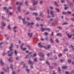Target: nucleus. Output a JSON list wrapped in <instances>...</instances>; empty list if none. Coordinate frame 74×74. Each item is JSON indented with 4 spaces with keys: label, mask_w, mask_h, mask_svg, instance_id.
<instances>
[{
    "label": "nucleus",
    "mask_w": 74,
    "mask_h": 74,
    "mask_svg": "<svg viewBox=\"0 0 74 74\" xmlns=\"http://www.w3.org/2000/svg\"><path fill=\"white\" fill-rule=\"evenodd\" d=\"M12 47H13V45L12 44H11V46L9 48V49H10V51L8 52V53H9V52H11V54L8 55L9 56H11V55H12V53H13V52H11V51H12L13 50V49H12Z\"/></svg>",
    "instance_id": "f257e3e1"
},
{
    "label": "nucleus",
    "mask_w": 74,
    "mask_h": 74,
    "mask_svg": "<svg viewBox=\"0 0 74 74\" xmlns=\"http://www.w3.org/2000/svg\"><path fill=\"white\" fill-rule=\"evenodd\" d=\"M41 44V43H40L38 44V45L39 47H41L42 48H44L45 49H49L50 47H51V45H49L47 46V47H46L45 46H43V45H40Z\"/></svg>",
    "instance_id": "f03ea898"
},
{
    "label": "nucleus",
    "mask_w": 74,
    "mask_h": 74,
    "mask_svg": "<svg viewBox=\"0 0 74 74\" xmlns=\"http://www.w3.org/2000/svg\"><path fill=\"white\" fill-rule=\"evenodd\" d=\"M22 19L23 20V23H27L28 25H33V23H29V22H25V20H24L23 19Z\"/></svg>",
    "instance_id": "7ed1b4c3"
},
{
    "label": "nucleus",
    "mask_w": 74,
    "mask_h": 74,
    "mask_svg": "<svg viewBox=\"0 0 74 74\" xmlns=\"http://www.w3.org/2000/svg\"><path fill=\"white\" fill-rule=\"evenodd\" d=\"M41 30L42 32H44V30H48L49 32H50V29L48 28H41Z\"/></svg>",
    "instance_id": "20e7f679"
},
{
    "label": "nucleus",
    "mask_w": 74,
    "mask_h": 74,
    "mask_svg": "<svg viewBox=\"0 0 74 74\" xmlns=\"http://www.w3.org/2000/svg\"><path fill=\"white\" fill-rule=\"evenodd\" d=\"M24 45V43H23L22 45H21V48L22 49L23 51H25V50H26V48H23V45Z\"/></svg>",
    "instance_id": "39448f33"
},
{
    "label": "nucleus",
    "mask_w": 74,
    "mask_h": 74,
    "mask_svg": "<svg viewBox=\"0 0 74 74\" xmlns=\"http://www.w3.org/2000/svg\"><path fill=\"white\" fill-rule=\"evenodd\" d=\"M39 55L42 57H44V54L42 53H39Z\"/></svg>",
    "instance_id": "423d86ee"
},
{
    "label": "nucleus",
    "mask_w": 74,
    "mask_h": 74,
    "mask_svg": "<svg viewBox=\"0 0 74 74\" xmlns=\"http://www.w3.org/2000/svg\"><path fill=\"white\" fill-rule=\"evenodd\" d=\"M16 5H22V4H23V3H21V2H17L16 3Z\"/></svg>",
    "instance_id": "0eeeda50"
},
{
    "label": "nucleus",
    "mask_w": 74,
    "mask_h": 74,
    "mask_svg": "<svg viewBox=\"0 0 74 74\" xmlns=\"http://www.w3.org/2000/svg\"><path fill=\"white\" fill-rule=\"evenodd\" d=\"M28 62L30 64H34V62H32L30 60H29Z\"/></svg>",
    "instance_id": "6e6552de"
},
{
    "label": "nucleus",
    "mask_w": 74,
    "mask_h": 74,
    "mask_svg": "<svg viewBox=\"0 0 74 74\" xmlns=\"http://www.w3.org/2000/svg\"><path fill=\"white\" fill-rule=\"evenodd\" d=\"M50 13L51 15H52V17H54V16H55V15L53 14V12H52V11H50Z\"/></svg>",
    "instance_id": "1a4fd4ad"
},
{
    "label": "nucleus",
    "mask_w": 74,
    "mask_h": 74,
    "mask_svg": "<svg viewBox=\"0 0 74 74\" xmlns=\"http://www.w3.org/2000/svg\"><path fill=\"white\" fill-rule=\"evenodd\" d=\"M37 3L38 2L37 1H34L33 2V5H35L37 4Z\"/></svg>",
    "instance_id": "9d476101"
},
{
    "label": "nucleus",
    "mask_w": 74,
    "mask_h": 74,
    "mask_svg": "<svg viewBox=\"0 0 74 74\" xmlns=\"http://www.w3.org/2000/svg\"><path fill=\"white\" fill-rule=\"evenodd\" d=\"M28 35L30 37H32V35H33V34L32 33H28Z\"/></svg>",
    "instance_id": "9b49d317"
},
{
    "label": "nucleus",
    "mask_w": 74,
    "mask_h": 74,
    "mask_svg": "<svg viewBox=\"0 0 74 74\" xmlns=\"http://www.w3.org/2000/svg\"><path fill=\"white\" fill-rule=\"evenodd\" d=\"M30 10H32L34 11V10H36V8H30Z\"/></svg>",
    "instance_id": "f8f14e48"
},
{
    "label": "nucleus",
    "mask_w": 74,
    "mask_h": 74,
    "mask_svg": "<svg viewBox=\"0 0 74 74\" xmlns=\"http://www.w3.org/2000/svg\"><path fill=\"white\" fill-rule=\"evenodd\" d=\"M0 63L1 65H4V62H3V61L1 60Z\"/></svg>",
    "instance_id": "ddd939ff"
},
{
    "label": "nucleus",
    "mask_w": 74,
    "mask_h": 74,
    "mask_svg": "<svg viewBox=\"0 0 74 74\" xmlns=\"http://www.w3.org/2000/svg\"><path fill=\"white\" fill-rule=\"evenodd\" d=\"M4 9L5 10H6L7 12H6L7 13H8V9H7V8H6V7H5L4 8Z\"/></svg>",
    "instance_id": "4468645a"
},
{
    "label": "nucleus",
    "mask_w": 74,
    "mask_h": 74,
    "mask_svg": "<svg viewBox=\"0 0 74 74\" xmlns=\"http://www.w3.org/2000/svg\"><path fill=\"white\" fill-rule=\"evenodd\" d=\"M17 10L19 12H21V9H20V6H19L17 8Z\"/></svg>",
    "instance_id": "2eb2a0df"
},
{
    "label": "nucleus",
    "mask_w": 74,
    "mask_h": 74,
    "mask_svg": "<svg viewBox=\"0 0 74 74\" xmlns=\"http://www.w3.org/2000/svg\"><path fill=\"white\" fill-rule=\"evenodd\" d=\"M8 61L9 62H12L13 61L11 59V58L8 59Z\"/></svg>",
    "instance_id": "dca6fc26"
},
{
    "label": "nucleus",
    "mask_w": 74,
    "mask_h": 74,
    "mask_svg": "<svg viewBox=\"0 0 74 74\" xmlns=\"http://www.w3.org/2000/svg\"><path fill=\"white\" fill-rule=\"evenodd\" d=\"M50 41L51 43H53V41L52 40V38H50Z\"/></svg>",
    "instance_id": "f3484780"
},
{
    "label": "nucleus",
    "mask_w": 74,
    "mask_h": 74,
    "mask_svg": "<svg viewBox=\"0 0 74 74\" xmlns=\"http://www.w3.org/2000/svg\"><path fill=\"white\" fill-rule=\"evenodd\" d=\"M67 35L68 36V37H69V38H70L71 37V36H72V35H69V34H67Z\"/></svg>",
    "instance_id": "a211bd4d"
},
{
    "label": "nucleus",
    "mask_w": 74,
    "mask_h": 74,
    "mask_svg": "<svg viewBox=\"0 0 74 74\" xmlns=\"http://www.w3.org/2000/svg\"><path fill=\"white\" fill-rule=\"evenodd\" d=\"M33 15H35V16H37V13H33Z\"/></svg>",
    "instance_id": "6ab92c4d"
},
{
    "label": "nucleus",
    "mask_w": 74,
    "mask_h": 74,
    "mask_svg": "<svg viewBox=\"0 0 74 74\" xmlns=\"http://www.w3.org/2000/svg\"><path fill=\"white\" fill-rule=\"evenodd\" d=\"M1 24L3 26H5V24L4 22H2Z\"/></svg>",
    "instance_id": "aec40b11"
},
{
    "label": "nucleus",
    "mask_w": 74,
    "mask_h": 74,
    "mask_svg": "<svg viewBox=\"0 0 74 74\" xmlns=\"http://www.w3.org/2000/svg\"><path fill=\"white\" fill-rule=\"evenodd\" d=\"M62 68L63 69H66L67 68V66H64L62 67Z\"/></svg>",
    "instance_id": "412c9836"
},
{
    "label": "nucleus",
    "mask_w": 74,
    "mask_h": 74,
    "mask_svg": "<svg viewBox=\"0 0 74 74\" xmlns=\"http://www.w3.org/2000/svg\"><path fill=\"white\" fill-rule=\"evenodd\" d=\"M70 47H71V48L73 49V50H74V46H73L72 45H70Z\"/></svg>",
    "instance_id": "4be33fe9"
},
{
    "label": "nucleus",
    "mask_w": 74,
    "mask_h": 74,
    "mask_svg": "<svg viewBox=\"0 0 74 74\" xmlns=\"http://www.w3.org/2000/svg\"><path fill=\"white\" fill-rule=\"evenodd\" d=\"M56 10L57 12H59L60 11V10H59V9L56 8Z\"/></svg>",
    "instance_id": "5701e85b"
},
{
    "label": "nucleus",
    "mask_w": 74,
    "mask_h": 74,
    "mask_svg": "<svg viewBox=\"0 0 74 74\" xmlns=\"http://www.w3.org/2000/svg\"><path fill=\"white\" fill-rule=\"evenodd\" d=\"M57 36H62V34H61L58 33L57 34Z\"/></svg>",
    "instance_id": "b1692460"
},
{
    "label": "nucleus",
    "mask_w": 74,
    "mask_h": 74,
    "mask_svg": "<svg viewBox=\"0 0 74 74\" xmlns=\"http://www.w3.org/2000/svg\"><path fill=\"white\" fill-rule=\"evenodd\" d=\"M64 60L61 59L60 60V62H61V63L63 62H64Z\"/></svg>",
    "instance_id": "393cba45"
},
{
    "label": "nucleus",
    "mask_w": 74,
    "mask_h": 74,
    "mask_svg": "<svg viewBox=\"0 0 74 74\" xmlns=\"http://www.w3.org/2000/svg\"><path fill=\"white\" fill-rule=\"evenodd\" d=\"M66 14H71V12H70L68 11L66 12Z\"/></svg>",
    "instance_id": "a878e982"
},
{
    "label": "nucleus",
    "mask_w": 74,
    "mask_h": 74,
    "mask_svg": "<svg viewBox=\"0 0 74 74\" xmlns=\"http://www.w3.org/2000/svg\"><path fill=\"white\" fill-rule=\"evenodd\" d=\"M56 42L57 43H58L59 42L58 41V39H56Z\"/></svg>",
    "instance_id": "bb28decb"
},
{
    "label": "nucleus",
    "mask_w": 74,
    "mask_h": 74,
    "mask_svg": "<svg viewBox=\"0 0 74 74\" xmlns=\"http://www.w3.org/2000/svg\"><path fill=\"white\" fill-rule=\"evenodd\" d=\"M8 28L10 30L11 28H10V25H9L8 27Z\"/></svg>",
    "instance_id": "cd10ccee"
},
{
    "label": "nucleus",
    "mask_w": 74,
    "mask_h": 74,
    "mask_svg": "<svg viewBox=\"0 0 74 74\" xmlns=\"http://www.w3.org/2000/svg\"><path fill=\"white\" fill-rule=\"evenodd\" d=\"M46 64H48V65H49L50 64L49 63V62H48V61H46Z\"/></svg>",
    "instance_id": "c85d7f7f"
},
{
    "label": "nucleus",
    "mask_w": 74,
    "mask_h": 74,
    "mask_svg": "<svg viewBox=\"0 0 74 74\" xmlns=\"http://www.w3.org/2000/svg\"><path fill=\"white\" fill-rule=\"evenodd\" d=\"M40 16H44V15H43L42 12L41 13Z\"/></svg>",
    "instance_id": "c756f323"
},
{
    "label": "nucleus",
    "mask_w": 74,
    "mask_h": 74,
    "mask_svg": "<svg viewBox=\"0 0 74 74\" xmlns=\"http://www.w3.org/2000/svg\"><path fill=\"white\" fill-rule=\"evenodd\" d=\"M15 53L16 55H17V52H16V50H15Z\"/></svg>",
    "instance_id": "7c9ffc66"
},
{
    "label": "nucleus",
    "mask_w": 74,
    "mask_h": 74,
    "mask_svg": "<svg viewBox=\"0 0 74 74\" xmlns=\"http://www.w3.org/2000/svg\"><path fill=\"white\" fill-rule=\"evenodd\" d=\"M62 56V54H60L58 55L59 57H60V56Z\"/></svg>",
    "instance_id": "2f4dec72"
},
{
    "label": "nucleus",
    "mask_w": 74,
    "mask_h": 74,
    "mask_svg": "<svg viewBox=\"0 0 74 74\" xmlns=\"http://www.w3.org/2000/svg\"><path fill=\"white\" fill-rule=\"evenodd\" d=\"M54 3H55V5H56V6H57V7L58 6V4H57V3H56V2H55Z\"/></svg>",
    "instance_id": "473e14b6"
},
{
    "label": "nucleus",
    "mask_w": 74,
    "mask_h": 74,
    "mask_svg": "<svg viewBox=\"0 0 74 74\" xmlns=\"http://www.w3.org/2000/svg\"><path fill=\"white\" fill-rule=\"evenodd\" d=\"M36 20H40V18L37 17L36 18Z\"/></svg>",
    "instance_id": "72a5a7b5"
},
{
    "label": "nucleus",
    "mask_w": 74,
    "mask_h": 74,
    "mask_svg": "<svg viewBox=\"0 0 74 74\" xmlns=\"http://www.w3.org/2000/svg\"><path fill=\"white\" fill-rule=\"evenodd\" d=\"M45 36H47V35L48 34L47 32H45Z\"/></svg>",
    "instance_id": "f704fd0d"
},
{
    "label": "nucleus",
    "mask_w": 74,
    "mask_h": 74,
    "mask_svg": "<svg viewBox=\"0 0 74 74\" xmlns=\"http://www.w3.org/2000/svg\"><path fill=\"white\" fill-rule=\"evenodd\" d=\"M58 29H62V27H58Z\"/></svg>",
    "instance_id": "c9c22d12"
},
{
    "label": "nucleus",
    "mask_w": 74,
    "mask_h": 74,
    "mask_svg": "<svg viewBox=\"0 0 74 74\" xmlns=\"http://www.w3.org/2000/svg\"><path fill=\"white\" fill-rule=\"evenodd\" d=\"M52 25L53 26H55L56 25V23H52Z\"/></svg>",
    "instance_id": "e433bc0d"
},
{
    "label": "nucleus",
    "mask_w": 74,
    "mask_h": 74,
    "mask_svg": "<svg viewBox=\"0 0 74 74\" xmlns=\"http://www.w3.org/2000/svg\"><path fill=\"white\" fill-rule=\"evenodd\" d=\"M67 24H68V23H64L63 24V25H67Z\"/></svg>",
    "instance_id": "4c0bfd02"
},
{
    "label": "nucleus",
    "mask_w": 74,
    "mask_h": 74,
    "mask_svg": "<svg viewBox=\"0 0 74 74\" xmlns=\"http://www.w3.org/2000/svg\"><path fill=\"white\" fill-rule=\"evenodd\" d=\"M63 14H64H64L65 15L66 14H67V13L64 12H63Z\"/></svg>",
    "instance_id": "58836bf2"
},
{
    "label": "nucleus",
    "mask_w": 74,
    "mask_h": 74,
    "mask_svg": "<svg viewBox=\"0 0 74 74\" xmlns=\"http://www.w3.org/2000/svg\"><path fill=\"white\" fill-rule=\"evenodd\" d=\"M69 5L72 6L73 5V3H70L69 4Z\"/></svg>",
    "instance_id": "ea45409f"
},
{
    "label": "nucleus",
    "mask_w": 74,
    "mask_h": 74,
    "mask_svg": "<svg viewBox=\"0 0 74 74\" xmlns=\"http://www.w3.org/2000/svg\"><path fill=\"white\" fill-rule=\"evenodd\" d=\"M71 60H69L68 61V63H71Z\"/></svg>",
    "instance_id": "a19ab883"
},
{
    "label": "nucleus",
    "mask_w": 74,
    "mask_h": 74,
    "mask_svg": "<svg viewBox=\"0 0 74 74\" xmlns=\"http://www.w3.org/2000/svg\"><path fill=\"white\" fill-rule=\"evenodd\" d=\"M13 14V13H12L10 12L9 13V15H12Z\"/></svg>",
    "instance_id": "79ce46f5"
},
{
    "label": "nucleus",
    "mask_w": 74,
    "mask_h": 74,
    "mask_svg": "<svg viewBox=\"0 0 74 74\" xmlns=\"http://www.w3.org/2000/svg\"><path fill=\"white\" fill-rule=\"evenodd\" d=\"M25 4H26L27 5H28V4H27V1H26L25 3Z\"/></svg>",
    "instance_id": "37998d69"
},
{
    "label": "nucleus",
    "mask_w": 74,
    "mask_h": 74,
    "mask_svg": "<svg viewBox=\"0 0 74 74\" xmlns=\"http://www.w3.org/2000/svg\"><path fill=\"white\" fill-rule=\"evenodd\" d=\"M58 71L59 72H60V68H59V69L58 70Z\"/></svg>",
    "instance_id": "c03bdc74"
},
{
    "label": "nucleus",
    "mask_w": 74,
    "mask_h": 74,
    "mask_svg": "<svg viewBox=\"0 0 74 74\" xmlns=\"http://www.w3.org/2000/svg\"><path fill=\"white\" fill-rule=\"evenodd\" d=\"M68 50V49H64V51H67Z\"/></svg>",
    "instance_id": "a18cd8bd"
},
{
    "label": "nucleus",
    "mask_w": 74,
    "mask_h": 74,
    "mask_svg": "<svg viewBox=\"0 0 74 74\" xmlns=\"http://www.w3.org/2000/svg\"><path fill=\"white\" fill-rule=\"evenodd\" d=\"M45 40H47V41H48V37H47L46 38H45Z\"/></svg>",
    "instance_id": "49530a36"
},
{
    "label": "nucleus",
    "mask_w": 74,
    "mask_h": 74,
    "mask_svg": "<svg viewBox=\"0 0 74 74\" xmlns=\"http://www.w3.org/2000/svg\"><path fill=\"white\" fill-rule=\"evenodd\" d=\"M10 67L11 69L12 70L13 69L12 68V65H11L10 66Z\"/></svg>",
    "instance_id": "de8ad7c7"
},
{
    "label": "nucleus",
    "mask_w": 74,
    "mask_h": 74,
    "mask_svg": "<svg viewBox=\"0 0 74 74\" xmlns=\"http://www.w3.org/2000/svg\"><path fill=\"white\" fill-rule=\"evenodd\" d=\"M26 71H27L28 73H29V69H26Z\"/></svg>",
    "instance_id": "09e8293b"
},
{
    "label": "nucleus",
    "mask_w": 74,
    "mask_h": 74,
    "mask_svg": "<svg viewBox=\"0 0 74 74\" xmlns=\"http://www.w3.org/2000/svg\"><path fill=\"white\" fill-rule=\"evenodd\" d=\"M64 8H65V10H67V9L68 8V7H65Z\"/></svg>",
    "instance_id": "8fccbe9b"
},
{
    "label": "nucleus",
    "mask_w": 74,
    "mask_h": 74,
    "mask_svg": "<svg viewBox=\"0 0 74 74\" xmlns=\"http://www.w3.org/2000/svg\"><path fill=\"white\" fill-rule=\"evenodd\" d=\"M61 2L62 3H64V0H61Z\"/></svg>",
    "instance_id": "3c124183"
},
{
    "label": "nucleus",
    "mask_w": 74,
    "mask_h": 74,
    "mask_svg": "<svg viewBox=\"0 0 74 74\" xmlns=\"http://www.w3.org/2000/svg\"><path fill=\"white\" fill-rule=\"evenodd\" d=\"M42 3V1H40V4H41Z\"/></svg>",
    "instance_id": "603ef678"
},
{
    "label": "nucleus",
    "mask_w": 74,
    "mask_h": 74,
    "mask_svg": "<svg viewBox=\"0 0 74 74\" xmlns=\"http://www.w3.org/2000/svg\"><path fill=\"white\" fill-rule=\"evenodd\" d=\"M47 12H48V14H49V9H48L47 10Z\"/></svg>",
    "instance_id": "864d4df0"
},
{
    "label": "nucleus",
    "mask_w": 74,
    "mask_h": 74,
    "mask_svg": "<svg viewBox=\"0 0 74 74\" xmlns=\"http://www.w3.org/2000/svg\"><path fill=\"white\" fill-rule=\"evenodd\" d=\"M71 20L72 21H74V18H71Z\"/></svg>",
    "instance_id": "5fc2aeb1"
},
{
    "label": "nucleus",
    "mask_w": 74,
    "mask_h": 74,
    "mask_svg": "<svg viewBox=\"0 0 74 74\" xmlns=\"http://www.w3.org/2000/svg\"><path fill=\"white\" fill-rule=\"evenodd\" d=\"M29 56V55H27L26 56L25 58L26 59V58H27L28 57V56Z\"/></svg>",
    "instance_id": "6e6d98bb"
},
{
    "label": "nucleus",
    "mask_w": 74,
    "mask_h": 74,
    "mask_svg": "<svg viewBox=\"0 0 74 74\" xmlns=\"http://www.w3.org/2000/svg\"><path fill=\"white\" fill-rule=\"evenodd\" d=\"M34 60L35 62H36V61H37V59L35 58V59H34Z\"/></svg>",
    "instance_id": "4d7b16f0"
},
{
    "label": "nucleus",
    "mask_w": 74,
    "mask_h": 74,
    "mask_svg": "<svg viewBox=\"0 0 74 74\" xmlns=\"http://www.w3.org/2000/svg\"><path fill=\"white\" fill-rule=\"evenodd\" d=\"M16 27H14V28H13L14 30H15V29H16Z\"/></svg>",
    "instance_id": "13d9d810"
},
{
    "label": "nucleus",
    "mask_w": 74,
    "mask_h": 74,
    "mask_svg": "<svg viewBox=\"0 0 74 74\" xmlns=\"http://www.w3.org/2000/svg\"><path fill=\"white\" fill-rule=\"evenodd\" d=\"M69 73L68 72H66V74H69Z\"/></svg>",
    "instance_id": "bf43d9fd"
},
{
    "label": "nucleus",
    "mask_w": 74,
    "mask_h": 74,
    "mask_svg": "<svg viewBox=\"0 0 74 74\" xmlns=\"http://www.w3.org/2000/svg\"><path fill=\"white\" fill-rule=\"evenodd\" d=\"M50 69H53V67H52V66H50L49 67Z\"/></svg>",
    "instance_id": "052dcab7"
},
{
    "label": "nucleus",
    "mask_w": 74,
    "mask_h": 74,
    "mask_svg": "<svg viewBox=\"0 0 74 74\" xmlns=\"http://www.w3.org/2000/svg\"><path fill=\"white\" fill-rule=\"evenodd\" d=\"M50 8L51 9V10L53 9V8L52 7H50Z\"/></svg>",
    "instance_id": "680f3d73"
},
{
    "label": "nucleus",
    "mask_w": 74,
    "mask_h": 74,
    "mask_svg": "<svg viewBox=\"0 0 74 74\" xmlns=\"http://www.w3.org/2000/svg\"><path fill=\"white\" fill-rule=\"evenodd\" d=\"M12 74H15V72H12Z\"/></svg>",
    "instance_id": "e2e57ef3"
},
{
    "label": "nucleus",
    "mask_w": 74,
    "mask_h": 74,
    "mask_svg": "<svg viewBox=\"0 0 74 74\" xmlns=\"http://www.w3.org/2000/svg\"><path fill=\"white\" fill-rule=\"evenodd\" d=\"M34 56H36V54L34 53Z\"/></svg>",
    "instance_id": "0e129e2a"
},
{
    "label": "nucleus",
    "mask_w": 74,
    "mask_h": 74,
    "mask_svg": "<svg viewBox=\"0 0 74 74\" xmlns=\"http://www.w3.org/2000/svg\"><path fill=\"white\" fill-rule=\"evenodd\" d=\"M74 73V70L72 71L71 72V73Z\"/></svg>",
    "instance_id": "69168bd1"
},
{
    "label": "nucleus",
    "mask_w": 74,
    "mask_h": 74,
    "mask_svg": "<svg viewBox=\"0 0 74 74\" xmlns=\"http://www.w3.org/2000/svg\"><path fill=\"white\" fill-rule=\"evenodd\" d=\"M53 19H50V21H53Z\"/></svg>",
    "instance_id": "338daca9"
},
{
    "label": "nucleus",
    "mask_w": 74,
    "mask_h": 74,
    "mask_svg": "<svg viewBox=\"0 0 74 74\" xmlns=\"http://www.w3.org/2000/svg\"><path fill=\"white\" fill-rule=\"evenodd\" d=\"M53 74H56V73H55V71H53Z\"/></svg>",
    "instance_id": "774afa93"
}]
</instances>
